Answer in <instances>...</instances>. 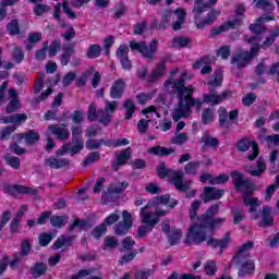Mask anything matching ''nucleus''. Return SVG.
Returning a JSON list of instances; mask_svg holds the SVG:
<instances>
[{
    "mask_svg": "<svg viewBox=\"0 0 279 279\" xmlns=\"http://www.w3.org/2000/svg\"><path fill=\"white\" fill-rule=\"evenodd\" d=\"M221 205L215 204L211 205L205 214L199 216L187 233L186 236V245H191L195 243V245H199L207 241V245L210 247H220L221 250H226L230 243V232H227L221 240H217L215 238H209L206 235V230H210L211 232L217 230V228H221V225L226 223V218H213L219 215V210Z\"/></svg>",
    "mask_w": 279,
    "mask_h": 279,
    "instance_id": "1",
    "label": "nucleus"
},
{
    "mask_svg": "<svg viewBox=\"0 0 279 279\" xmlns=\"http://www.w3.org/2000/svg\"><path fill=\"white\" fill-rule=\"evenodd\" d=\"M232 182L236 191H242L244 206H248V213L252 215V219H258V208H260V201L257 197H252V193L256 191V184L252 183L250 179L245 178L243 173L239 171L231 172Z\"/></svg>",
    "mask_w": 279,
    "mask_h": 279,
    "instance_id": "2",
    "label": "nucleus"
},
{
    "mask_svg": "<svg viewBox=\"0 0 279 279\" xmlns=\"http://www.w3.org/2000/svg\"><path fill=\"white\" fill-rule=\"evenodd\" d=\"M254 247V242L244 243L235 253L233 257V263L235 265L241 266L238 272L240 278H245V276H250V274H254L255 265L254 260L246 259L250 258V250Z\"/></svg>",
    "mask_w": 279,
    "mask_h": 279,
    "instance_id": "3",
    "label": "nucleus"
},
{
    "mask_svg": "<svg viewBox=\"0 0 279 279\" xmlns=\"http://www.w3.org/2000/svg\"><path fill=\"white\" fill-rule=\"evenodd\" d=\"M157 175L159 178H170L177 191L181 193L189 191L191 184H193V181H184V172L182 170L168 169L165 162L159 163L157 167Z\"/></svg>",
    "mask_w": 279,
    "mask_h": 279,
    "instance_id": "4",
    "label": "nucleus"
},
{
    "mask_svg": "<svg viewBox=\"0 0 279 279\" xmlns=\"http://www.w3.org/2000/svg\"><path fill=\"white\" fill-rule=\"evenodd\" d=\"M204 1L205 0H195L194 7L192 9V12L194 14V23L197 29H204V27H208L209 25H213L221 14V11H217V9H211L207 13V15L204 19H202V14L204 12V3H206Z\"/></svg>",
    "mask_w": 279,
    "mask_h": 279,
    "instance_id": "5",
    "label": "nucleus"
},
{
    "mask_svg": "<svg viewBox=\"0 0 279 279\" xmlns=\"http://www.w3.org/2000/svg\"><path fill=\"white\" fill-rule=\"evenodd\" d=\"M173 89L177 93L178 104L177 106H193L195 98V87L193 85L186 86V81L184 77L177 78L173 83Z\"/></svg>",
    "mask_w": 279,
    "mask_h": 279,
    "instance_id": "6",
    "label": "nucleus"
},
{
    "mask_svg": "<svg viewBox=\"0 0 279 279\" xmlns=\"http://www.w3.org/2000/svg\"><path fill=\"white\" fill-rule=\"evenodd\" d=\"M129 47L131 51H137L143 56V58H146L147 60H154V56H156V52L158 51V40L153 39L149 45H147V41H136L131 40L129 43Z\"/></svg>",
    "mask_w": 279,
    "mask_h": 279,
    "instance_id": "7",
    "label": "nucleus"
},
{
    "mask_svg": "<svg viewBox=\"0 0 279 279\" xmlns=\"http://www.w3.org/2000/svg\"><path fill=\"white\" fill-rule=\"evenodd\" d=\"M226 99H232V90H225L220 95L203 94V99L194 98L193 105L190 106H204V104L219 106V104H223Z\"/></svg>",
    "mask_w": 279,
    "mask_h": 279,
    "instance_id": "8",
    "label": "nucleus"
},
{
    "mask_svg": "<svg viewBox=\"0 0 279 279\" xmlns=\"http://www.w3.org/2000/svg\"><path fill=\"white\" fill-rule=\"evenodd\" d=\"M110 112H114V107L109 106L105 107V110H98L95 108V106L89 107L87 119L88 121H99V123H102V125H108L112 121V116H110Z\"/></svg>",
    "mask_w": 279,
    "mask_h": 279,
    "instance_id": "9",
    "label": "nucleus"
},
{
    "mask_svg": "<svg viewBox=\"0 0 279 279\" xmlns=\"http://www.w3.org/2000/svg\"><path fill=\"white\" fill-rule=\"evenodd\" d=\"M258 56V46L251 47L250 51L245 50L242 53H235L231 58V64H236L238 69H243L245 62H251L253 58Z\"/></svg>",
    "mask_w": 279,
    "mask_h": 279,
    "instance_id": "10",
    "label": "nucleus"
},
{
    "mask_svg": "<svg viewBox=\"0 0 279 279\" xmlns=\"http://www.w3.org/2000/svg\"><path fill=\"white\" fill-rule=\"evenodd\" d=\"M239 27H243V19L233 17V20L223 22L218 27H214L209 31L210 36H219L220 34H226L229 29H239Z\"/></svg>",
    "mask_w": 279,
    "mask_h": 279,
    "instance_id": "11",
    "label": "nucleus"
},
{
    "mask_svg": "<svg viewBox=\"0 0 279 279\" xmlns=\"http://www.w3.org/2000/svg\"><path fill=\"white\" fill-rule=\"evenodd\" d=\"M140 216L142 223L150 226V228H155L156 223L160 221V219L156 217V211H154L151 205H146L143 207L140 211Z\"/></svg>",
    "mask_w": 279,
    "mask_h": 279,
    "instance_id": "12",
    "label": "nucleus"
},
{
    "mask_svg": "<svg viewBox=\"0 0 279 279\" xmlns=\"http://www.w3.org/2000/svg\"><path fill=\"white\" fill-rule=\"evenodd\" d=\"M122 218L123 221H120L114 226V232L118 236H125V233L130 232V228H132V214L128 210H123Z\"/></svg>",
    "mask_w": 279,
    "mask_h": 279,
    "instance_id": "13",
    "label": "nucleus"
},
{
    "mask_svg": "<svg viewBox=\"0 0 279 279\" xmlns=\"http://www.w3.org/2000/svg\"><path fill=\"white\" fill-rule=\"evenodd\" d=\"M236 147L240 151H247L250 147L252 148V154L247 156L248 160H256V158H258V154H260L258 144H256V142H250L247 138L241 140Z\"/></svg>",
    "mask_w": 279,
    "mask_h": 279,
    "instance_id": "14",
    "label": "nucleus"
},
{
    "mask_svg": "<svg viewBox=\"0 0 279 279\" xmlns=\"http://www.w3.org/2000/svg\"><path fill=\"white\" fill-rule=\"evenodd\" d=\"M3 191L7 195H11L12 197H16V195H29V193L34 192L32 187L25 185H10L8 183L3 184Z\"/></svg>",
    "mask_w": 279,
    "mask_h": 279,
    "instance_id": "15",
    "label": "nucleus"
},
{
    "mask_svg": "<svg viewBox=\"0 0 279 279\" xmlns=\"http://www.w3.org/2000/svg\"><path fill=\"white\" fill-rule=\"evenodd\" d=\"M218 112H219V125H220V128H228L229 120L230 121H236V119L239 118V110L238 109L232 110L228 114V110H226V108H223V107H220Z\"/></svg>",
    "mask_w": 279,
    "mask_h": 279,
    "instance_id": "16",
    "label": "nucleus"
},
{
    "mask_svg": "<svg viewBox=\"0 0 279 279\" xmlns=\"http://www.w3.org/2000/svg\"><path fill=\"white\" fill-rule=\"evenodd\" d=\"M48 130L58 138V141H69V136H71V132L64 124H50Z\"/></svg>",
    "mask_w": 279,
    "mask_h": 279,
    "instance_id": "17",
    "label": "nucleus"
},
{
    "mask_svg": "<svg viewBox=\"0 0 279 279\" xmlns=\"http://www.w3.org/2000/svg\"><path fill=\"white\" fill-rule=\"evenodd\" d=\"M244 170L246 171V173H250L252 178H260V174L267 171V165H265V159H263V157H259L257 160V169L254 165H251L245 166Z\"/></svg>",
    "mask_w": 279,
    "mask_h": 279,
    "instance_id": "18",
    "label": "nucleus"
},
{
    "mask_svg": "<svg viewBox=\"0 0 279 279\" xmlns=\"http://www.w3.org/2000/svg\"><path fill=\"white\" fill-rule=\"evenodd\" d=\"M125 93V81L123 78H118L110 88L111 99H121Z\"/></svg>",
    "mask_w": 279,
    "mask_h": 279,
    "instance_id": "19",
    "label": "nucleus"
},
{
    "mask_svg": "<svg viewBox=\"0 0 279 279\" xmlns=\"http://www.w3.org/2000/svg\"><path fill=\"white\" fill-rule=\"evenodd\" d=\"M0 121H2V123H13L14 128H19V125H23V123H25L27 121V114L25 113H15L12 116H1L0 117Z\"/></svg>",
    "mask_w": 279,
    "mask_h": 279,
    "instance_id": "20",
    "label": "nucleus"
},
{
    "mask_svg": "<svg viewBox=\"0 0 279 279\" xmlns=\"http://www.w3.org/2000/svg\"><path fill=\"white\" fill-rule=\"evenodd\" d=\"M260 221L258 222L259 228H269L274 226V216H271V207L264 206L260 211Z\"/></svg>",
    "mask_w": 279,
    "mask_h": 279,
    "instance_id": "21",
    "label": "nucleus"
},
{
    "mask_svg": "<svg viewBox=\"0 0 279 279\" xmlns=\"http://www.w3.org/2000/svg\"><path fill=\"white\" fill-rule=\"evenodd\" d=\"M132 158V148L128 147L117 155V162L112 166L113 171H119Z\"/></svg>",
    "mask_w": 279,
    "mask_h": 279,
    "instance_id": "22",
    "label": "nucleus"
},
{
    "mask_svg": "<svg viewBox=\"0 0 279 279\" xmlns=\"http://www.w3.org/2000/svg\"><path fill=\"white\" fill-rule=\"evenodd\" d=\"M62 51L63 53L59 57L61 66H69V62H71V56L75 54V44L63 46Z\"/></svg>",
    "mask_w": 279,
    "mask_h": 279,
    "instance_id": "23",
    "label": "nucleus"
},
{
    "mask_svg": "<svg viewBox=\"0 0 279 279\" xmlns=\"http://www.w3.org/2000/svg\"><path fill=\"white\" fill-rule=\"evenodd\" d=\"M251 34L255 36H260L267 32V26H265V19L257 17L253 24L248 25Z\"/></svg>",
    "mask_w": 279,
    "mask_h": 279,
    "instance_id": "24",
    "label": "nucleus"
},
{
    "mask_svg": "<svg viewBox=\"0 0 279 279\" xmlns=\"http://www.w3.org/2000/svg\"><path fill=\"white\" fill-rule=\"evenodd\" d=\"M27 210V205H23L19 210L15 217L13 218L11 225H10V230L13 234H16L21 228V221L23 219V215H25Z\"/></svg>",
    "mask_w": 279,
    "mask_h": 279,
    "instance_id": "25",
    "label": "nucleus"
},
{
    "mask_svg": "<svg viewBox=\"0 0 279 279\" xmlns=\"http://www.w3.org/2000/svg\"><path fill=\"white\" fill-rule=\"evenodd\" d=\"M44 165L46 167H49L50 169H62V167H68L69 165V159L66 158H56L53 156L48 157L45 159Z\"/></svg>",
    "mask_w": 279,
    "mask_h": 279,
    "instance_id": "26",
    "label": "nucleus"
},
{
    "mask_svg": "<svg viewBox=\"0 0 279 279\" xmlns=\"http://www.w3.org/2000/svg\"><path fill=\"white\" fill-rule=\"evenodd\" d=\"M15 141H25L26 145H34V143H38L40 141V135L37 132L29 131L26 134H16L13 136Z\"/></svg>",
    "mask_w": 279,
    "mask_h": 279,
    "instance_id": "27",
    "label": "nucleus"
},
{
    "mask_svg": "<svg viewBox=\"0 0 279 279\" xmlns=\"http://www.w3.org/2000/svg\"><path fill=\"white\" fill-rule=\"evenodd\" d=\"M204 193H205V197H204L205 204H208V202H211V199H221V197H223V191L217 190L215 187H205Z\"/></svg>",
    "mask_w": 279,
    "mask_h": 279,
    "instance_id": "28",
    "label": "nucleus"
},
{
    "mask_svg": "<svg viewBox=\"0 0 279 279\" xmlns=\"http://www.w3.org/2000/svg\"><path fill=\"white\" fill-rule=\"evenodd\" d=\"M156 89H153L149 93L141 92L135 96L136 104H140V106H145L146 104H149L154 97H156Z\"/></svg>",
    "mask_w": 279,
    "mask_h": 279,
    "instance_id": "29",
    "label": "nucleus"
},
{
    "mask_svg": "<svg viewBox=\"0 0 279 279\" xmlns=\"http://www.w3.org/2000/svg\"><path fill=\"white\" fill-rule=\"evenodd\" d=\"M253 3H255L257 10H263L266 14H272L276 10V7L269 0H254Z\"/></svg>",
    "mask_w": 279,
    "mask_h": 279,
    "instance_id": "30",
    "label": "nucleus"
},
{
    "mask_svg": "<svg viewBox=\"0 0 279 279\" xmlns=\"http://www.w3.org/2000/svg\"><path fill=\"white\" fill-rule=\"evenodd\" d=\"M147 151L151 156H171V154H175L174 148H167L165 146H153Z\"/></svg>",
    "mask_w": 279,
    "mask_h": 279,
    "instance_id": "31",
    "label": "nucleus"
},
{
    "mask_svg": "<svg viewBox=\"0 0 279 279\" xmlns=\"http://www.w3.org/2000/svg\"><path fill=\"white\" fill-rule=\"evenodd\" d=\"M74 240L75 236L61 235L54 241L52 250H60L64 246L71 247V243H73Z\"/></svg>",
    "mask_w": 279,
    "mask_h": 279,
    "instance_id": "32",
    "label": "nucleus"
},
{
    "mask_svg": "<svg viewBox=\"0 0 279 279\" xmlns=\"http://www.w3.org/2000/svg\"><path fill=\"white\" fill-rule=\"evenodd\" d=\"M166 69H167V63L165 60H161L153 70V73L150 74V80H148V82H156V80H158L159 77H162V75H165Z\"/></svg>",
    "mask_w": 279,
    "mask_h": 279,
    "instance_id": "33",
    "label": "nucleus"
},
{
    "mask_svg": "<svg viewBox=\"0 0 279 279\" xmlns=\"http://www.w3.org/2000/svg\"><path fill=\"white\" fill-rule=\"evenodd\" d=\"M191 43H193L191 37L179 36L172 39L173 47H177L179 49H184L186 47L191 49V47H193Z\"/></svg>",
    "mask_w": 279,
    "mask_h": 279,
    "instance_id": "34",
    "label": "nucleus"
},
{
    "mask_svg": "<svg viewBox=\"0 0 279 279\" xmlns=\"http://www.w3.org/2000/svg\"><path fill=\"white\" fill-rule=\"evenodd\" d=\"M191 114V107L189 106H179L174 109L172 113L173 121H180L183 117H189Z\"/></svg>",
    "mask_w": 279,
    "mask_h": 279,
    "instance_id": "35",
    "label": "nucleus"
},
{
    "mask_svg": "<svg viewBox=\"0 0 279 279\" xmlns=\"http://www.w3.org/2000/svg\"><path fill=\"white\" fill-rule=\"evenodd\" d=\"M101 56V46L97 44L89 45L86 51V58L89 60H97Z\"/></svg>",
    "mask_w": 279,
    "mask_h": 279,
    "instance_id": "36",
    "label": "nucleus"
},
{
    "mask_svg": "<svg viewBox=\"0 0 279 279\" xmlns=\"http://www.w3.org/2000/svg\"><path fill=\"white\" fill-rule=\"evenodd\" d=\"M62 49V40L60 38H56L51 41L48 48V57L56 58L58 56V51Z\"/></svg>",
    "mask_w": 279,
    "mask_h": 279,
    "instance_id": "37",
    "label": "nucleus"
},
{
    "mask_svg": "<svg viewBox=\"0 0 279 279\" xmlns=\"http://www.w3.org/2000/svg\"><path fill=\"white\" fill-rule=\"evenodd\" d=\"M199 167H202V161H189L184 166V173H186V175H197Z\"/></svg>",
    "mask_w": 279,
    "mask_h": 279,
    "instance_id": "38",
    "label": "nucleus"
},
{
    "mask_svg": "<svg viewBox=\"0 0 279 279\" xmlns=\"http://www.w3.org/2000/svg\"><path fill=\"white\" fill-rule=\"evenodd\" d=\"M201 143H204L205 147H213V149H217L219 147V140L210 136L208 133H204L201 137Z\"/></svg>",
    "mask_w": 279,
    "mask_h": 279,
    "instance_id": "39",
    "label": "nucleus"
},
{
    "mask_svg": "<svg viewBox=\"0 0 279 279\" xmlns=\"http://www.w3.org/2000/svg\"><path fill=\"white\" fill-rule=\"evenodd\" d=\"M7 32L10 36H19L21 34V24L19 20L13 19L7 24Z\"/></svg>",
    "mask_w": 279,
    "mask_h": 279,
    "instance_id": "40",
    "label": "nucleus"
},
{
    "mask_svg": "<svg viewBox=\"0 0 279 279\" xmlns=\"http://www.w3.org/2000/svg\"><path fill=\"white\" fill-rule=\"evenodd\" d=\"M173 16V11L167 9L161 13V21L159 23L158 29H167V25L171 23V17Z\"/></svg>",
    "mask_w": 279,
    "mask_h": 279,
    "instance_id": "41",
    "label": "nucleus"
},
{
    "mask_svg": "<svg viewBox=\"0 0 279 279\" xmlns=\"http://www.w3.org/2000/svg\"><path fill=\"white\" fill-rule=\"evenodd\" d=\"M128 186H130V183H128L126 181H123L118 184L112 183L108 187V193L119 195V194L123 193V191H125V189H128Z\"/></svg>",
    "mask_w": 279,
    "mask_h": 279,
    "instance_id": "42",
    "label": "nucleus"
},
{
    "mask_svg": "<svg viewBox=\"0 0 279 279\" xmlns=\"http://www.w3.org/2000/svg\"><path fill=\"white\" fill-rule=\"evenodd\" d=\"M31 274L33 278H40V276H45V274H47V265H45V263H37L31 268Z\"/></svg>",
    "mask_w": 279,
    "mask_h": 279,
    "instance_id": "43",
    "label": "nucleus"
},
{
    "mask_svg": "<svg viewBox=\"0 0 279 279\" xmlns=\"http://www.w3.org/2000/svg\"><path fill=\"white\" fill-rule=\"evenodd\" d=\"M167 236L170 245H178V243H180V240L182 239V230L171 229L170 233H168Z\"/></svg>",
    "mask_w": 279,
    "mask_h": 279,
    "instance_id": "44",
    "label": "nucleus"
},
{
    "mask_svg": "<svg viewBox=\"0 0 279 279\" xmlns=\"http://www.w3.org/2000/svg\"><path fill=\"white\" fill-rule=\"evenodd\" d=\"M3 158L7 165H9V167H12V169H15V170L21 169V158L16 156H11L10 154H5Z\"/></svg>",
    "mask_w": 279,
    "mask_h": 279,
    "instance_id": "45",
    "label": "nucleus"
},
{
    "mask_svg": "<svg viewBox=\"0 0 279 279\" xmlns=\"http://www.w3.org/2000/svg\"><path fill=\"white\" fill-rule=\"evenodd\" d=\"M215 120V110L213 108L208 107L206 108L202 113V123L204 125H208V123H213Z\"/></svg>",
    "mask_w": 279,
    "mask_h": 279,
    "instance_id": "46",
    "label": "nucleus"
},
{
    "mask_svg": "<svg viewBox=\"0 0 279 279\" xmlns=\"http://www.w3.org/2000/svg\"><path fill=\"white\" fill-rule=\"evenodd\" d=\"M50 223L53 228H62L65 223H69V217L66 216H52Z\"/></svg>",
    "mask_w": 279,
    "mask_h": 279,
    "instance_id": "47",
    "label": "nucleus"
},
{
    "mask_svg": "<svg viewBox=\"0 0 279 279\" xmlns=\"http://www.w3.org/2000/svg\"><path fill=\"white\" fill-rule=\"evenodd\" d=\"M75 228H78L80 230H88V228H90V225L86 220L75 219L74 222L70 225L69 232H73Z\"/></svg>",
    "mask_w": 279,
    "mask_h": 279,
    "instance_id": "48",
    "label": "nucleus"
},
{
    "mask_svg": "<svg viewBox=\"0 0 279 279\" xmlns=\"http://www.w3.org/2000/svg\"><path fill=\"white\" fill-rule=\"evenodd\" d=\"M12 58L15 64H21V62L25 60V52H23V49H21V47L16 46L13 48Z\"/></svg>",
    "mask_w": 279,
    "mask_h": 279,
    "instance_id": "49",
    "label": "nucleus"
},
{
    "mask_svg": "<svg viewBox=\"0 0 279 279\" xmlns=\"http://www.w3.org/2000/svg\"><path fill=\"white\" fill-rule=\"evenodd\" d=\"M205 274L207 276H215L217 274V262L209 259L204 265Z\"/></svg>",
    "mask_w": 279,
    "mask_h": 279,
    "instance_id": "50",
    "label": "nucleus"
},
{
    "mask_svg": "<svg viewBox=\"0 0 279 279\" xmlns=\"http://www.w3.org/2000/svg\"><path fill=\"white\" fill-rule=\"evenodd\" d=\"M275 182H276L275 184H271L266 189V196H265L266 202H269V199L274 197V193H276V189H279V174L275 178Z\"/></svg>",
    "mask_w": 279,
    "mask_h": 279,
    "instance_id": "51",
    "label": "nucleus"
},
{
    "mask_svg": "<svg viewBox=\"0 0 279 279\" xmlns=\"http://www.w3.org/2000/svg\"><path fill=\"white\" fill-rule=\"evenodd\" d=\"M130 53V48L128 47V45L122 44L118 47L117 51H116V58H118V60H123L124 58H129Z\"/></svg>",
    "mask_w": 279,
    "mask_h": 279,
    "instance_id": "52",
    "label": "nucleus"
},
{
    "mask_svg": "<svg viewBox=\"0 0 279 279\" xmlns=\"http://www.w3.org/2000/svg\"><path fill=\"white\" fill-rule=\"evenodd\" d=\"M101 158V154L99 151H93L87 155L85 160L82 162L83 167H88V165H93V162H97Z\"/></svg>",
    "mask_w": 279,
    "mask_h": 279,
    "instance_id": "53",
    "label": "nucleus"
},
{
    "mask_svg": "<svg viewBox=\"0 0 279 279\" xmlns=\"http://www.w3.org/2000/svg\"><path fill=\"white\" fill-rule=\"evenodd\" d=\"M119 245V240L114 236H107L104 241L102 250H114Z\"/></svg>",
    "mask_w": 279,
    "mask_h": 279,
    "instance_id": "54",
    "label": "nucleus"
},
{
    "mask_svg": "<svg viewBox=\"0 0 279 279\" xmlns=\"http://www.w3.org/2000/svg\"><path fill=\"white\" fill-rule=\"evenodd\" d=\"M169 199H170L169 194H166V195L157 196L155 198V203H157V204H168L170 208H175V206L178 205V201L169 202Z\"/></svg>",
    "mask_w": 279,
    "mask_h": 279,
    "instance_id": "55",
    "label": "nucleus"
},
{
    "mask_svg": "<svg viewBox=\"0 0 279 279\" xmlns=\"http://www.w3.org/2000/svg\"><path fill=\"white\" fill-rule=\"evenodd\" d=\"M147 31V21H142L133 26L134 36H143Z\"/></svg>",
    "mask_w": 279,
    "mask_h": 279,
    "instance_id": "56",
    "label": "nucleus"
},
{
    "mask_svg": "<svg viewBox=\"0 0 279 279\" xmlns=\"http://www.w3.org/2000/svg\"><path fill=\"white\" fill-rule=\"evenodd\" d=\"M9 106H21V100L19 99V92H16V89H9Z\"/></svg>",
    "mask_w": 279,
    "mask_h": 279,
    "instance_id": "57",
    "label": "nucleus"
},
{
    "mask_svg": "<svg viewBox=\"0 0 279 279\" xmlns=\"http://www.w3.org/2000/svg\"><path fill=\"white\" fill-rule=\"evenodd\" d=\"M101 145H104V140H88L85 143V147L89 149V151H94L95 149H100Z\"/></svg>",
    "mask_w": 279,
    "mask_h": 279,
    "instance_id": "58",
    "label": "nucleus"
},
{
    "mask_svg": "<svg viewBox=\"0 0 279 279\" xmlns=\"http://www.w3.org/2000/svg\"><path fill=\"white\" fill-rule=\"evenodd\" d=\"M143 114H145L146 117V121H151V119H154V114L157 117V119H160V113H158V111H156V107L151 106V107H148L146 109H144L143 111Z\"/></svg>",
    "mask_w": 279,
    "mask_h": 279,
    "instance_id": "59",
    "label": "nucleus"
},
{
    "mask_svg": "<svg viewBox=\"0 0 279 279\" xmlns=\"http://www.w3.org/2000/svg\"><path fill=\"white\" fill-rule=\"evenodd\" d=\"M231 215L233 217V223L236 226L241 223L245 219V211L243 209H235L231 211Z\"/></svg>",
    "mask_w": 279,
    "mask_h": 279,
    "instance_id": "60",
    "label": "nucleus"
},
{
    "mask_svg": "<svg viewBox=\"0 0 279 279\" xmlns=\"http://www.w3.org/2000/svg\"><path fill=\"white\" fill-rule=\"evenodd\" d=\"M245 12H247V9L245 8V4L239 3L235 7L234 19H242V23H243V21L245 20Z\"/></svg>",
    "mask_w": 279,
    "mask_h": 279,
    "instance_id": "61",
    "label": "nucleus"
},
{
    "mask_svg": "<svg viewBox=\"0 0 279 279\" xmlns=\"http://www.w3.org/2000/svg\"><path fill=\"white\" fill-rule=\"evenodd\" d=\"M29 252H32V243H29V240L26 239L21 243L20 256H28Z\"/></svg>",
    "mask_w": 279,
    "mask_h": 279,
    "instance_id": "62",
    "label": "nucleus"
},
{
    "mask_svg": "<svg viewBox=\"0 0 279 279\" xmlns=\"http://www.w3.org/2000/svg\"><path fill=\"white\" fill-rule=\"evenodd\" d=\"M106 230H108V228L106 227V225H99L98 227H96L93 231H92V235L95 239H101V236H104V234H106Z\"/></svg>",
    "mask_w": 279,
    "mask_h": 279,
    "instance_id": "63",
    "label": "nucleus"
},
{
    "mask_svg": "<svg viewBox=\"0 0 279 279\" xmlns=\"http://www.w3.org/2000/svg\"><path fill=\"white\" fill-rule=\"evenodd\" d=\"M154 271L151 269H144V270H138L135 274V279H147L149 276H153Z\"/></svg>",
    "mask_w": 279,
    "mask_h": 279,
    "instance_id": "64",
    "label": "nucleus"
}]
</instances>
